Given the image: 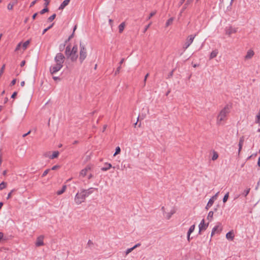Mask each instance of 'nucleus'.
<instances>
[{
  "mask_svg": "<svg viewBox=\"0 0 260 260\" xmlns=\"http://www.w3.org/2000/svg\"><path fill=\"white\" fill-rule=\"evenodd\" d=\"M98 188L90 187L88 189H82L80 192H77L75 197V202L77 205L84 202L86 198L93 193Z\"/></svg>",
  "mask_w": 260,
  "mask_h": 260,
  "instance_id": "1",
  "label": "nucleus"
},
{
  "mask_svg": "<svg viewBox=\"0 0 260 260\" xmlns=\"http://www.w3.org/2000/svg\"><path fill=\"white\" fill-rule=\"evenodd\" d=\"M80 47L79 60L81 63H82L87 56L86 48L85 46L81 41L80 42Z\"/></svg>",
  "mask_w": 260,
  "mask_h": 260,
  "instance_id": "2",
  "label": "nucleus"
},
{
  "mask_svg": "<svg viewBox=\"0 0 260 260\" xmlns=\"http://www.w3.org/2000/svg\"><path fill=\"white\" fill-rule=\"evenodd\" d=\"M228 113H229V108L227 106L225 107L222 110H221V111L220 112V113L218 116L217 123H219V122L224 120V118H225V117Z\"/></svg>",
  "mask_w": 260,
  "mask_h": 260,
  "instance_id": "3",
  "label": "nucleus"
},
{
  "mask_svg": "<svg viewBox=\"0 0 260 260\" xmlns=\"http://www.w3.org/2000/svg\"><path fill=\"white\" fill-rule=\"evenodd\" d=\"M64 59H65V57L62 53H57L54 58V61L55 62V64L63 65V63L64 61Z\"/></svg>",
  "mask_w": 260,
  "mask_h": 260,
  "instance_id": "4",
  "label": "nucleus"
},
{
  "mask_svg": "<svg viewBox=\"0 0 260 260\" xmlns=\"http://www.w3.org/2000/svg\"><path fill=\"white\" fill-rule=\"evenodd\" d=\"M196 36V35H191L187 37L186 41L183 47L184 50L188 48L189 46L192 44Z\"/></svg>",
  "mask_w": 260,
  "mask_h": 260,
  "instance_id": "5",
  "label": "nucleus"
},
{
  "mask_svg": "<svg viewBox=\"0 0 260 260\" xmlns=\"http://www.w3.org/2000/svg\"><path fill=\"white\" fill-rule=\"evenodd\" d=\"M63 65H57L55 64L54 65L51 66L49 69L50 73L53 75L60 71Z\"/></svg>",
  "mask_w": 260,
  "mask_h": 260,
  "instance_id": "6",
  "label": "nucleus"
},
{
  "mask_svg": "<svg viewBox=\"0 0 260 260\" xmlns=\"http://www.w3.org/2000/svg\"><path fill=\"white\" fill-rule=\"evenodd\" d=\"M225 31L226 35L230 36L232 34L236 33L237 31V29L230 26L225 27Z\"/></svg>",
  "mask_w": 260,
  "mask_h": 260,
  "instance_id": "7",
  "label": "nucleus"
},
{
  "mask_svg": "<svg viewBox=\"0 0 260 260\" xmlns=\"http://www.w3.org/2000/svg\"><path fill=\"white\" fill-rule=\"evenodd\" d=\"M208 225H209V223H208L207 224H206L205 223V220L204 219H202V220L201 221V222H200V223L199 225V234H200L201 231L206 230V229L208 226Z\"/></svg>",
  "mask_w": 260,
  "mask_h": 260,
  "instance_id": "8",
  "label": "nucleus"
},
{
  "mask_svg": "<svg viewBox=\"0 0 260 260\" xmlns=\"http://www.w3.org/2000/svg\"><path fill=\"white\" fill-rule=\"evenodd\" d=\"M44 238V236L43 235H41L37 238V241L35 244L37 247H40L44 245L43 241Z\"/></svg>",
  "mask_w": 260,
  "mask_h": 260,
  "instance_id": "9",
  "label": "nucleus"
},
{
  "mask_svg": "<svg viewBox=\"0 0 260 260\" xmlns=\"http://www.w3.org/2000/svg\"><path fill=\"white\" fill-rule=\"evenodd\" d=\"M216 200V196L212 197L209 200L205 209L207 210L209 209L210 207H211L213 204L214 203V201Z\"/></svg>",
  "mask_w": 260,
  "mask_h": 260,
  "instance_id": "10",
  "label": "nucleus"
},
{
  "mask_svg": "<svg viewBox=\"0 0 260 260\" xmlns=\"http://www.w3.org/2000/svg\"><path fill=\"white\" fill-rule=\"evenodd\" d=\"M254 54V52L253 50H249L245 56V59H249L251 58L253 56Z\"/></svg>",
  "mask_w": 260,
  "mask_h": 260,
  "instance_id": "11",
  "label": "nucleus"
},
{
  "mask_svg": "<svg viewBox=\"0 0 260 260\" xmlns=\"http://www.w3.org/2000/svg\"><path fill=\"white\" fill-rule=\"evenodd\" d=\"M70 2V0H64L60 4L58 8L59 10H63L67 6H68Z\"/></svg>",
  "mask_w": 260,
  "mask_h": 260,
  "instance_id": "12",
  "label": "nucleus"
},
{
  "mask_svg": "<svg viewBox=\"0 0 260 260\" xmlns=\"http://www.w3.org/2000/svg\"><path fill=\"white\" fill-rule=\"evenodd\" d=\"M89 170H90V167H86L85 168L81 171L80 175L83 177H85L88 171H89Z\"/></svg>",
  "mask_w": 260,
  "mask_h": 260,
  "instance_id": "13",
  "label": "nucleus"
},
{
  "mask_svg": "<svg viewBox=\"0 0 260 260\" xmlns=\"http://www.w3.org/2000/svg\"><path fill=\"white\" fill-rule=\"evenodd\" d=\"M105 167L101 168L102 171H107L112 167V165L110 163L106 162L105 164Z\"/></svg>",
  "mask_w": 260,
  "mask_h": 260,
  "instance_id": "14",
  "label": "nucleus"
},
{
  "mask_svg": "<svg viewBox=\"0 0 260 260\" xmlns=\"http://www.w3.org/2000/svg\"><path fill=\"white\" fill-rule=\"evenodd\" d=\"M226 239L230 240L231 241L233 240L234 238V235L233 234V232L232 231H230L226 234Z\"/></svg>",
  "mask_w": 260,
  "mask_h": 260,
  "instance_id": "15",
  "label": "nucleus"
},
{
  "mask_svg": "<svg viewBox=\"0 0 260 260\" xmlns=\"http://www.w3.org/2000/svg\"><path fill=\"white\" fill-rule=\"evenodd\" d=\"M65 54L68 57L71 55V49L70 45H68L66 48Z\"/></svg>",
  "mask_w": 260,
  "mask_h": 260,
  "instance_id": "16",
  "label": "nucleus"
},
{
  "mask_svg": "<svg viewBox=\"0 0 260 260\" xmlns=\"http://www.w3.org/2000/svg\"><path fill=\"white\" fill-rule=\"evenodd\" d=\"M218 225H215L212 230L211 236H213L215 233H218L220 232V231L218 230Z\"/></svg>",
  "mask_w": 260,
  "mask_h": 260,
  "instance_id": "17",
  "label": "nucleus"
},
{
  "mask_svg": "<svg viewBox=\"0 0 260 260\" xmlns=\"http://www.w3.org/2000/svg\"><path fill=\"white\" fill-rule=\"evenodd\" d=\"M218 51L217 50H214L211 52L210 55L209 59H212L215 57H216L217 54H218Z\"/></svg>",
  "mask_w": 260,
  "mask_h": 260,
  "instance_id": "18",
  "label": "nucleus"
},
{
  "mask_svg": "<svg viewBox=\"0 0 260 260\" xmlns=\"http://www.w3.org/2000/svg\"><path fill=\"white\" fill-rule=\"evenodd\" d=\"M59 155V152L58 151H55L53 152L52 154L50 156H49L50 159H54L55 158H56L58 157Z\"/></svg>",
  "mask_w": 260,
  "mask_h": 260,
  "instance_id": "19",
  "label": "nucleus"
},
{
  "mask_svg": "<svg viewBox=\"0 0 260 260\" xmlns=\"http://www.w3.org/2000/svg\"><path fill=\"white\" fill-rule=\"evenodd\" d=\"M125 22H122L118 26V29H119V33H121L122 32V31H123V29L124 28V27H125Z\"/></svg>",
  "mask_w": 260,
  "mask_h": 260,
  "instance_id": "20",
  "label": "nucleus"
},
{
  "mask_svg": "<svg viewBox=\"0 0 260 260\" xmlns=\"http://www.w3.org/2000/svg\"><path fill=\"white\" fill-rule=\"evenodd\" d=\"M69 57H70V59L72 61H75L77 60L78 57V55L77 54H73L72 55H71Z\"/></svg>",
  "mask_w": 260,
  "mask_h": 260,
  "instance_id": "21",
  "label": "nucleus"
},
{
  "mask_svg": "<svg viewBox=\"0 0 260 260\" xmlns=\"http://www.w3.org/2000/svg\"><path fill=\"white\" fill-rule=\"evenodd\" d=\"M66 188H67L66 185H63L61 189L58 190L57 191V194L58 195H60V194H62L65 191Z\"/></svg>",
  "mask_w": 260,
  "mask_h": 260,
  "instance_id": "22",
  "label": "nucleus"
},
{
  "mask_svg": "<svg viewBox=\"0 0 260 260\" xmlns=\"http://www.w3.org/2000/svg\"><path fill=\"white\" fill-rule=\"evenodd\" d=\"M78 47L77 45H75L71 50V55L73 54H77Z\"/></svg>",
  "mask_w": 260,
  "mask_h": 260,
  "instance_id": "23",
  "label": "nucleus"
},
{
  "mask_svg": "<svg viewBox=\"0 0 260 260\" xmlns=\"http://www.w3.org/2000/svg\"><path fill=\"white\" fill-rule=\"evenodd\" d=\"M214 212L212 211H210L208 213V216H207V219L209 220L210 221H211L213 219Z\"/></svg>",
  "mask_w": 260,
  "mask_h": 260,
  "instance_id": "24",
  "label": "nucleus"
},
{
  "mask_svg": "<svg viewBox=\"0 0 260 260\" xmlns=\"http://www.w3.org/2000/svg\"><path fill=\"white\" fill-rule=\"evenodd\" d=\"M175 213V210L174 209L172 210L170 212H168L167 213L166 218L168 219H169L171 217L172 215H173Z\"/></svg>",
  "mask_w": 260,
  "mask_h": 260,
  "instance_id": "25",
  "label": "nucleus"
},
{
  "mask_svg": "<svg viewBox=\"0 0 260 260\" xmlns=\"http://www.w3.org/2000/svg\"><path fill=\"white\" fill-rule=\"evenodd\" d=\"M173 20H174V18L171 17V18H169V19L167 20V22H166V27H168V26H169L170 24H171L172 23V22H173Z\"/></svg>",
  "mask_w": 260,
  "mask_h": 260,
  "instance_id": "26",
  "label": "nucleus"
},
{
  "mask_svg": "<svg viewBox=\"0 0 260 260\" xmlns=\"http://www.w3.org/2000/svg\"><path fill=\"white\" fill-rule=\"evenodd\" d=\"M29 43H30V41L29 40H27L23 43L22 47H23V50H25L27 48V47Z\"/></svg>",
  "mask_w": 260,
  "mask_h": 260,
  "instance_id": "27",
  "label": "nucleus"
},
{
  "mask_svg": "<svg viewBox=\"0 0 260 260\" xmlns=\"http://www.w3.org/2000/svg\"><path fill=\"white\" fill-rule=\"evenodd\" d=\"M255 122L260 124V108L257 115L256 116Z\"/></svg>",
  "mask_w": 260,
  "mask_h": 260,
  "instance_id": "28",
  "label": "nucleus"
},
{
  "mask_svg": "<svg viewBox=\"0 0 260 260\" xmlns=\"http://www.w3.org/2000/svg\"><path fill=\"white\" fill-rule=\"evenodd\" d=\"M195 229V225H192L189 229V230L187 232L188 234H191L194 230Z\"/></svg>",
  "mask_w": 260,
  "mask_h": 260,
  "instance_id": "29",
  "label": "nucleus"
},
{
  "mask_svg": "<svg viewBox=\"0 0 260 260\" xmlns=\"http://www.w3.org/2000/svg\"><path fill=\"white\" fill-rule=\"evenodd\" d=\"M16 4L15 2H14L13 3H9L8 4V6H7V8L8 10H11L13 9V7L14 6V5Z\"/></svg>",
  "mask_w": 260,
  "mask_h": 260,
  "instance_id": "30",
  "label": "nucleus"
},
{
  "mask_svg": "<svg viewBox=\"0 0 260 260\" xmlns=\"http://www.w3.org/2000/svg\"><path fill=\"white\" fill-rule=\"evenodd\" d=\"M244 138L242 137L241 138H240V140H239V147H241V148H242V146H243V143H244Z\"/></svg>",
  "mask_w": 260,
  "mask_h": 260,
  "instance_id": "31",
  "label": "nucleus"
},
{
  "mask_svg": "<svg viewBox=\"0 0 260 260\" xmlns=\"http://www.w3.org/2000/svg\"><path fill=\"white\" fill-rule=\"evenodd\" d=\"M48 11H49L48 8H47V7H45L43 9H42L41 11H40V14L42 15Z\"/></svg>",
  "mask_w": 260,
  "mask_h": 260,
  "instance_id": "32",
  "label": "nucleus"
},
{
  "mask_svg": "<svg viewBox=\"0 0 260 260\" xmlns=\"http://www.w3.org/2000/svg\"><path fill=\"white\" fill-rule=\"evenodd\" d=\"M7 184L5 182H2L0 183V190H3L6 187Z\"/></svg>",
  "mask_w": 260,
  "mask_h": 260,
  "instance_id": "33",
  "label": "nucleus"
},
{
  "mask_svg": "<svg viewBox=\"0 0 260 260\" xmlns=\"http://www.w3.org/2000/svg\"><path fill=\"white\" fill-rule=\"evenodd\" d=\"M56 15L55 14H53L52 15L50 16L48 18V21H49V22L52 21L55 19V18L56 17Z\"/></svg>",
  "mask_w": 260,
  "mask_h": 260,
  "instance_id": "34",
  "label": "nucleus"
},
{
  "mask_svg": "<svg viewBox=\"0 0 260 260\" xmlns=\"http://www.w3.org/2000/svg\"><path fill=\"white\" fill-rule=\"evenodd\" d=\"M218 157V154H217V153L216 152L214 151L212 159L213 160H215L217 159Z\"/></svg>",
  "mask_w": 260,
  "mask_h": 260,
  "instance_id": "35",
  "label": "nucleus"
},
{
  "mask_svg": "<svg viewBox=\"0 0 260 260\" xmlns=\"http://www.w3.org/2000/svg\"><path fill=\"white\" fill-rule=\"evenodd\" d=\"M229 192H227L224 196L223 198V203H225L228 198H229Z\"/></svg>",
  "mask_w": 260,
  "mask_h": 260,
  "instance_id": "36",
  "label": "nucleus"
},
{
  "mask_svg": "<svg viewBox=\"0 0 260 260\" xmlns=\"http://www.w3.org/2000/svg\"><path fill=\"white\" fill-rule=\"evenodd\" d=\"M120 148L119 146L117 147L115 149V152L113 156H115L116 155L119 154L120 152Z\"/></svg>",
  "mask_w": 260,
  "mask_h": 260,
  "instance_id": "37",
  "label": "nucleus"
},
{
  "mask_svg": "<svg viewBox=\"0 0 260 260\" xmlns=\"http://www.w3.org/2000/svg\"><path fill=\"white\" fill-rule=\"evenodd\" d=\"M134 249V248L132 247L130 248H128L125 251V255H127L130 252H131Z\"/></svg>",
  "mask_w": 260,
  "mask_h": 260,
  "instance_id": "38",
  "label": "nucleus"
},
{
  "mask_svg": "<svg viewBox=\"0 0 260 260\" xmlns=\"http://www.w3.org/2000/svg\"><path fill=\"white\" fill-rule=\"evenodd\" d=\"M93 245V243L92 242V241L90 240H89L87 244V246L91 248Z\"/></svg>",
  "mask_w": 260,
  "mask_h": 260,
  "instance_id": "39",
  "label": "nucleus"
},
{
  "mask_svg": "<svg viewBox=\"0 0 260 260\" xmlns=\"http://www.w3.org/2000/svg\"><path fill=\"white\" fill-rule=\"evenodd\" d=\"M250 188H248L244 191L243 194L245 197H246L250 191Z\"/></svg>",
  "mask_w": 260,
  "mask_h": 260,
  "instance_id": "40",
  "label": "nucleus"
},
{
  "mask_svg": "<svg viewBox=\"0 0 260 260\" xmlns=\"http://www.w3.org/2000/svg\"><path fill=\"white\" fill-rule=\"evenodd\" d=\"M15 191V189H12L8 194L7 199L8 200L11 198L12 193Z\"/></svg>",
  "mask_w": 260,
  "mask_h": 260,
  "instance_id": "41",
  "label": "nucleus"
},
{
  "mask_svg": "<svg viewBox=\"0 0 260 260\" xmlns=\"http://www.w3.org/2000/svg\"><path fill=\"white\" fill-rule=\"evenodd\" d=\"M50 171V169H47L42 174V177H45V176L47 175V174L48 173V172H49Z\"/></svg>",
  "mask_w": 260,
  "mask_h": 260,
  "instance_id": "42",
  "label": "nucleus"
},
{
  "mask_svg": "<svg viewBox=\"0 0 260 260\" xmlns=\"http://www.w3.org/2000/svg\"><path fill=\"white\" fill-rule=\"evenodd\" d=\"M5 65L4 64L1 69V70H0V77H1L2 75L4 73V69H5Z\"/></svg>",
  "mask_w": 260,
  "mask_h": 260,
  "instance_id": "43",
  "label": "nucleus"
},
{
  "mask_svg": "<svg viewBox=\"0 0 260 260\" xmlns=\"http://www.w3.org/2000/svg\"><path fill=\"white\" fill-rule=\"evenodd\" d=\"M156 14V12H152L150 13L149 17H148L147 19H150L152 16H153Z\"/></svg>",
  "mask_w": 260,
  "mask_h": 260,
  "instance_id": "44",
  "label": "nucleus"
},
{
  "mask_svg": "<svg viewBox=\"0 0 260 260\" xmlns=\"http://www.w3.org/2000/svg\"><path fill=\"white\" fill-rule=\"evenodd\" d=\"M21 43H19L16 46V48H15V51H17L18 50H19L21 47Z\"/></svg>",
  "mask_w": 260,
  "mask_h": 260,
  "instance_id": "45",
  "label": "nucleus"
},
{
  "mask_svg": "<svg viewBox=\"0 0 260 260\" xmlns=\"http://www.w3.org/2000/svg\"><path fill=\"white\" fill-rule=\"evenodd\" d=\"M120 69H121V67H120V66H119V67L117 68V69L115 72V75L118 74L119 73Z\"/></svg>",
  "mask_w": 260,
  "mask_h": 260,
  "instance_id": "46",
  "label": "nucleus"
},
{
  "mask_svg": "<svg viewBox=\"0 0 260 260\" xmlns=\"http://www.w3.org/2000/svg\"><path fill=\"white\" fill-rule=\"evenodd\" d=\"M174 70H173L168 75V78H171L173 76V73H174Z\"/></svg>",
  "mask_w": 260,
  "mask_h": 260,
  "instance_id": "47",
  "label": "nucleus"
},
{
  "mask_svg": "<svg viewBox=\"0 0 260 260\" xmlns=\"http://www.w3.org/2000/svg\"><path fill=\"white\" fill-rule=\"evenodd\" d=\"M16 79H14L10 83V85L11 86H13L16 83Z\"/></svg>",
  "mask_w": 260,
  "mask_h": 260,
  "instance_id": "48",
  "label": "nucleus"
},
{
  "mask_svg": "<svg viewBox=\"0 0 260 260\" xmlns=\"http://www.w3.org/2000/svg\"><path fill=\"white\" fill-rule=\"evenodd\" d=\"M64 46H65V44H63V45H60L59 46V50H60V51H62L63 50Z\"/></svg>",
  "mask_w": 260,
  "mask_h": 260,
  "instance_id": "49",
  "label": "nucleus"
},
{
  "mask_svg": "<svg viewBox=\"0 0 260 260\" xmlns=\"http://www.w3.org/2000/svg\"><path fill=\"white\" fill-rule=\"evenodd\" d=\"M52 78L53 79V80L54 81H57V80L60 81V78L59 77L53 76Z\"/></svg>",
  "mask_w": 260,
  "mask_h": 260,
  "instance_id": "50",
  "label": "nucleus"
},
{
  "mask_svg": "<svg viewBox=\"0 0 260 260\" xmlns=\"http://www.w3.org/2000/svg\"><path fill=\"white\" fill-rule=\"evenodd\" d=\"M44 1H45V3H44L45 6L47 7V6L49 5V4L50 3V1L48 0H44Z\"/></svg>",
  "mask_w": 260,
  "mask_h": 260,
  "instance_id": "51",
  "label": "nucleus"
},
{
  "mask_svg": "<svg viewBox=\"0 0 260 260\" xmlns=\"http://www.w3.org/2000/svg\"><path fill=\"white\" fill-rule=\"evenodd\" d=\"M38 0H35L34 1H32L31 3H30V7H32L36 3V2H37Z\"/></svg>",
  "mask_w": 260,
  "mask_h": 260,
  "instance_id": "52",
  "label": "nucleus"
},
{
  "mask_svg": "<svg viewBox=\"0 0 260 260\" xmlns=\"http://www.w3.org/2000/svg\"><path fill=\"white\" fill-rule=\"evenodd\" d=\"M234 0H231V2H230V6L228 7L227 9H230V10H231V6L232 5V4L233 3Z\"/></svg>",
  "mask_w": 260,
  "mask_h": 260,
  "instance_id": "53",
  "label": "nucleus"
},
{
  "mask_svg": "<svg viewBox=\"0 0 260 260\" xmlns=\"http://www.w3.org/2000/svg\"><path fill=\"white\" fill-rule=\"evenodd\" d=\"M149 76V74L147 73L145 76V78H144V85H145V83H146V80H147V77H148Z\"/></svg>",
  "mask_w": 260,
  "mask_h": 260,
  "instance_id": "54",
  "label": "nucleus"
},
{
  "mask_svg": "<svg viewBox=\"0 0 260 260\" xmlns=\"http://www.w3.org/2000/svg\"><path fill=\"white\" fill-rule=\"evenodd\" d=\"M31 131H29L27 133H25L22 135V137L24 138L30 133Z\"/></svg>",
  "mask_w": 260,
  "mask_h": 260,
  "instance_id": "55",
  "label": "nucleus"
},
{
  "mask_svg": "<svg viewBox=\"0 0 260 260\" xmlns=\"http://www.w3.org/2000/svg\"><path fill=\"white\" fill-rule=\"evenodd\" d=\"M150 25H151V23H149V24H148L147 25H146L145 26L144 32H145L148 29V28L149 27Z\"/></svg>",
  "mask_w": 260,
  "mask_h": 260,
  "instance_id": "56",
  "label": "nucleus"
},
{
  "mask_svg": "<svg viewBox=\"0 0 260 260\" xmlns=\"http://www.w3.org/2000/svg\"><path fill=\"white\" fill-rule=\"evenodd\" d=\"M17 94V92H14L11 95V98L14 99Z\"/></svg>",
  "mask_w": 260,
  "mask_h": 260,
  "instance_id": "57",
  "label": "nucleus"
},
{
  "mask_svg": "<svg viewBox=\"0 0 260 260\" xmlns=\"http://www.w3.org/2000/svg\"><path fill=\"white\" fill-rule=\"evenodd\" d=\"M58 167H59V166H57V165L54 166H53V167H52V168H51V170H55L57 169Z\"/></svg>",
  "mask_w": 260,
  "mask_h": 260,
  "instance_id": "58",
  "label": "nucleus"
},
{
  "mask_svg": "<svg viewBox=\"0 0 260 260\" xmlns=\"http://www.w3.org/2000/svg\"><path fill=\"white\" fill-rule=\"evenodd\" d=\"M37 15H38V13H35V14L32 15V19L33 20H35V19H36V16H37Z\"/></svg>",
  "mask_w": 260,
  "mask_h": 260,
  "instance_id": "59",
  "label": "nucleus"
},
{
  "mask_svg": "<svg viewBox=\"0 0 260 260\" xmlns=\"http://www.w3.org/2000/svg\"><path fill=\"white\" fill-rule=\"evenodd\" d=\"M140 245H141L140 243H138V244H136L135 246H134L133 247V248H134V249H135V248H136L137 247L140 246Z\"/></svg>",
  "mask_w": 260,
  "mask_h": 260,
  "instance_id": "60",
  "label": "nucleus"
},
{
  "mask_svg": "<svg viewBox=\"0 0 260 260\" xmlns=\"http://www.w3.org/2000/svg\"><path fill=\"white\" fill-rule=\"evenodd\" d=\"M190 234H188V233H187V240H188V241H189V242L190 241V239H192V238H190Z\"/></svg>",
  "mask_w": 260,
  "mask_h": 260,
  "instance_id": "61",
  "label": "nucleus"
},
{
  "mask_svg": "<svg viewBox=\"0 0 260 260\" xmlns=\"http://www.w3.org/2000/svg\"><path fill=\"white\" fill-rule=\"evenodd\" d=\"M124 58H122L120 60V61L119 62V66H121V65L124 62Z\"/></svg>",
  "mask_w": 260,
  "mask_h": 260,
  "instance_id": "62",
  "label": "nucleus"
},
{
  "mask_svg": "<svg viewBox=\"0 0 260 260\" xmlns=\"http://www.w3.org/2000/svg\"><path fill=\"white\" fill-rule=\"evenodd\" d=\"M25 60H23L20 63V66L22 67L24 66L25 65Z\"/></svg>",
  "mask_w": 260,
  "mask_h": 260,
  "instance_id": "63",
  "label": "nucleus"
},
{
  "mask_svg": "<svg viewBox=\"0 0 260 260\" xmlns=\"http://www.w3.org/2000/svg\"><path fill=\"white\" fill-rule=\"evenodd\" d=\"M185 0H181L180 2L179 3V6H181L185 2Z\"/></svg>",
  "mask_w": 260,
  "mask_h": 260,
  "instance_id": "64",
  "label": "nucleus"
}]
</instances>
